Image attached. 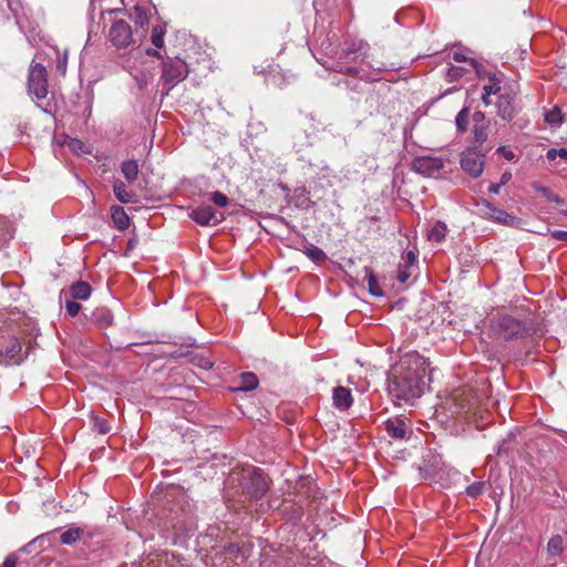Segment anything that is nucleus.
<instances>
[{
	"label": "nucleus",
	"mask_w": 567,
	"mask_h": 567,
	"mask_svg": "<svg viewBox=\"0 0 567 567\" xmlns=\"http://www.w3.org/2000/svg\"><path fill=\"white\" fill-rule=\"evenodd\" d=\"M406 371L395 377L391 391L398 399L410 401L420 398L425 386V379H430V363L419 353H409L401 361Z\"/></svg>",
	"instance_id": "obj_1"
},
{
	"label": "nucleus",
	"mask_w": 567,
	"mask_h": 567,
	"mask_svg": "<svg viewBox=\"0 0 567 567\" xmlns=\"http://www.w3.org/2000/svg\"><path fill=\"white\" fill-rule=\"evenodd\" d=\"M493 333L504 340L523 339L532 334L533 328L509 315H498L491 320Z\"/></svg>",
	"instance_id": "obj_2"
},
{
	"label": "nucleus",
	"mask_w": 567,
	"mask_h": 567,
	"mask_svg": "<svg viewBox=\"0 0 567 567\" xmlns=\"http://www.w3.org/2000/svg\"><path fill=\"white\" fill-rule=\"evenodd\" d=\"M17 328V312L16 311H0V354H4L11 360H20L19 354L22 350L21 343L17 337L13 336L9 340V344H3L2 339L6 338L3 332H14Z\"/></svg>",
	"instance_id": "obj_3"
},
{
	"label": "nucleus",
	"mask_w": 567,
	"mask_h": 567,
	"mask_svg": "<svg viewBox=\"0 0 567 567\" xmlns=\"http://www.w3.org/2000/svg\"><path fill=\"white\" fill-rule=\"evenodd\" d=\"M48 73L43 64L32 61L29 68L28 91L38 100L48 95Z\"/></svg>",
	"instance_id": "obj_4"
},
{
	"label": "nucleus",
	"mask_w": 567,
	"mask_h": 567,
	"mask_svg": "<svg viewBox=\"0 0 567 567\" xmlns=\"http://www.w3.org/2000/svg\"><path fill=\"white\" fill-rule=\"evenodd\" d=\"M485 163V154L476 147H467L461 156V167L470 176L476 178L482 175Z\"/></svg>",
	"instance_id": "obj_5"
},
{
	"label": "nucleus",
	"mask_w": 567,
	"mask_h": 567,
	"mask_svg": "<svg viewBox=\"0 0 567 567\" xmlns=\"http://www.w3.org/2000/svg\"><path fill=\"white\" fill-rule=\"evenodd\" d=\"M109 40L116 49H126L133 43L131 25L124 20H116L109 30Z\"/></svg>",
	"instance_id": "obj_6"
},
{
	"label": "nucleus",
	"mask_w": 567,
	"mask_h": 567,
	"mask_svg": "<svg viewBox=\"0 0 567 567\" xmlns=\"http://www.w3.org/2000/svg\"><path fill=\"white\" fill-rule=\"evenodd\" d=\"M188 69L183 60L168 61L163 65L162 80L168 86L167 90L169 91L186 79Z\"/></svg>",
	"instance_id": "obj_7"
},
{
	"label": "nucleus",
	"mask_w": 567,
	"mask_h": 567,
	"mask_svg": "<svg viewBox=\"0 0 567 567\" xmlns=\"http://www.w3.org/2000/svg\"><path fill=\"white\" fill-rule=\"evenodd\" d=\"M443 166V159L433 156H420L412 163L413 171L426 177H437Z\"/></svg>",
	"instance_id": "obj_8"
},
{
	"label": "nucleus",
	"mask_w": 567,
	"mask_h": 567,
	"mask_svg": "<svg viewBox=\"0 0 567 567\" xmlns=\"http://www.w3.org/2000/svg\"><path fill=\"white\" fill-rule=\"evenodd\" d=\"M515 95L516 93L513 90H508L505 91L504 93H501L497 99V115L505 121H511L515 115Z\"/></svg>",
	"instance_id": "obj_9"
},
{
	"label": "nucleus",
	"mask_w": 567,
	"mask_h": 567,
	"mask_svg": "<svg viewBox=\"0 0 567 567\" xmlns=\"http://www.w3.org/2000/svg\"><path fill=\"white\" fill-rule=\"evenodd\" d=\"M190 218L200 226L219 224L224 217L218 218L216 210L208 205H202L192 210Z\"/></svg>",
	"instance_id": "obj_10"
},
{
	"label": "nucleus",
	"mask_w": 567,
	"mask_h": 567,
	"mask_svg": "<svg viewBox=\"0 0 567 567\" xmlns=\"http://www.w3.org/2000/svg\"><path fill=\"white\" fill-rule=\"evenodd\" d=\"M476 207L478 213L488 215L491 218L501 221L505 225H509L514 223V217L508 215L506 212L502 209H497L489 202L482 199L476 203Z\"/></svg>",
	"instance_id": "obj_11"
},
{
	"label": "nucleus",
	"mask_w": 567,
	"mask_h": 567,
	"mask_svg": "<svg viewBox=\"0 0 567 567\" xmlns=\"http://www.w3.org/2000/svg\"><path fill=\"white\" fill-rule=\"evenodd\" d=\"M384 430L389 436L403 440L406 437L410 427L405 419L395 416L390 417L384 422Z\"/></svg>",
	"instance_id": "obj_12"
},
{
	"label": "nucleus",
	"mask_w": 567,
	"mask_h": 567,
	"mask_svg": "<svg viewBox=\"0 0 567 567\" xmlns=\"http://www.w3.org/2000/svg\"><path fill=\"white\" fill-rule=\"evenodd\" d=\"M333 405L340 411H347L353 403L351 391L344 386H337L332 394Z\"/></svg>",
	"instance_id": "obj_13"
},
{
	"label": "nucleus",
	"mask_w": 567,
	"mask_h": 567,
	"mask_svg": "<svg viewBox=\"0 0 567 567\" xmlns=\"http://www.w3.org/2000/svg\"><path fill=\"white\" fill-rule=\"evenodd\" d=\"M258 386V378L252 372L240 374L239 384L231 388V391H251Z\"/></svg>",
	"instance_id": "obj_14"
},
{
	"label": "nucleus",
	"mask_w": 567,
	"mask_h": 567,
	"mask_svg": "<svg viewBox=\"0 0 567 567\" xmlns=\"http://www.w3.org/2000/svg\"><path fill=\"white\" fill-rule=\"evenodd\" d=\"M268 488L269 487H268V483H267L266 478L264 476H261L260 474L255 473V475L251 477V487H250L249 493L255 498H260L266 494Z\"/></svg>",
	"instance_id": "obj_15"
},
{
	"label": "nucleus",
	"mask_w": 567,
	"mask_h": 567,
	"mask_svg": "<svg viewBox=\"0 0 567 567\" xmlns=\"http://www.w3.org/2000/svg\"><path fill=\"white\" fill-rule=\"evenodd\" d=\"M113 192L118 202L123 204H128L133 202L134 194L127 189L126 185L122 181L116 179L114 182Z\"/></svg>",
	"instance_id": "obj_16"
},
{
	"label": "nucleus",
	"mask_w": 567,
	"mask_h": 567,
	"mask_svg": "<svg viewBox=\"0 0 567 567\" xmlns=\"http://www.w3.org/2000/svg\"><path fill=\"white\" fill-rule=\"evenodd\" d=\"M501 81L496 78L495 74L489 76V83L484 85V93L482 95V101L485 105H489L492 103L489 96L492 94H497L501 92Z\"/></svg>",
	"instance_id": "obj_17"
},
{
	"label": "nucleus",
	"mask_w": 567,
	"mask_h": 567,
	"mask_svg": "<svg viewBox=\"0 0 567 567\" xmlns=\"http://www.w3.org/2000/svg\"><path fill=\"white\" fill-rule=\"evenodd\" d=\"M91 286L85 281H78L70 288L73 299L86 300L91 296Z\"/></svg>",
	"instance_id": "obj_18"
},
{
	"label": "nucleus",
	"mask_w": 567,
	"mask_h": 567,
	"mask_svg": "<svg viewBox=\"0 0 567 567\" xmlns=\"http://www.w3.org/2000/svg\"><path fill=\"white\" fill-rule=\"evenodd\" d=\"M121 172L128 183L135 182L138 176V164L134 159L124 161L121 165Z\"/></svg>",
	"instance_id": "obj_19"
},
{
	"label": "nucleus",
	"mask_w": 567,
	"mask_h": 567,
	"mask_svg": "<svg viewBox=\"0 0 567 567\" xmlns=\"http://www.w3.org/2000/svg\"><path fill=\"white\" fill-rule=\"evenodd\" d=\"M112 219L115 226L121 230H124L130 226V217L121 206L112 208Z\"/></svg>",
	"instance_id": "obj_20"
},
{
	"label": "nucleus",
	"mask_w": 567,
	"mask_h": 567,
	"mask_svg": "<svg viewBox=\"0 0 567 567\" xmlns=\"http://www.w3.org/2000/svg\"><path fill=\"white\" fill-rule=\"evenodd\" d=\"M364 271H365V279L368 282V288H369L370 293L375 297L383 296V290L379 286L377 276L374 275L372 269L367 267V268H364Z\"/></svg>",
	"instance_id": "obj_21"
},
{
	"label": "nucleus",
	"mask_w": 567,
	"mask_h": 567,
	"mask_svg": "<svg viewBox=\"0 0 567 567\" xmlns=\"http://www.w3.org/2000/svg\"><path fill=\"white\" fill-rule=\"evenodd\" d=\"M305 255L313 262L321 264L327 260V254L315 245H309L303 250Z\"/></svg>",
	"instance_id": "obj_22"
},
{
	"label": "nucleus",
	"mask_w": 567,
	"mask_h": 567,
	"mask_svg": "<svg viewBox=\"0 0 567 567\" xmlns=\"http://www.w3.org/2000/svg\"><path fill=\"white\" fill-rule=\"evenodd\" d=\"M84 530L80 527H75V528H69L68 530L63 532L60 536V540L62 544L64 545H72L74 544L78 539L81 538V536L83 535Z\"/></svg>",
	"instance_id": "obj_23"
},
{
	"label": "nucleus",
	"mask_w": 567,
	"mask_h": 567,
	"mask_svg": "<svg viewBox=\"0 0 567 567\" xmlns=\"http://www.w3.org/2000/svg\"><path fill=\"white\" fill-rule=\"evenodd\" d=\"M447 227L444 223L437 221L435 225L431 228L429 233V239L440 243L442 241L446 236Z\"/></svg>",
	"instance_id": "obj_24"
},
{
	"label": "nucleus",
	"mask_w": 567,
	"mask_h": 567,
	"mask_svg": "<svg viewBox=\"0 0 567 567\" xmlns=\"http://www.w3.org/2000/svg\"><path fill=\"white\" fill-rule=\"evenodd\" d=\"M533 188L542 194L547 200L561 205L565 200L557 194H554L549 188L539 186L537 184L533 185Z\"/></svg>",
	"instance_id": "obj_25"
},
{
	"label": "nucleus",
	"mask_w": 567,
	"mask_h": 567,
	"mask_svg": "<svg viewBox=\"0 0 567 567\" xmlns=\"http://www.w3.org/2000/svg\"><path fill=\"white\" fill-rule=\"evenodd\" d=\"M563 538L559 535L553 536L547 544V553L550 556H558L563 551Z\"/></svg>",
	"instance_id": "obj_26"
},
{
	"label": "nucleus",
	"mask_w": 567,
	"mask_h": 567,
	"mask_svg": "<svg viewBox=\"0 0 567 567\" xmlns=\"http://www.w3.org/2000/svg\"><path fill=\"white\" fill-rule=\"evenodd\" d=\"M164 34L165 30L162 25H154L152 29L151 41L153 45L157 49L163 48L164 45Z\"/></svg>",
	"instance_id": "obj_27"
},
{
	"label": "nucleus",
	"mask_w": 567,
	"mask_h": 567,
	"mask_svg": "<svg viewBox=\"0 0 567 567\" xmlns=\"http://www.w3.org/2000/svg\"><path fill=\"white\" fill-rule=\"evenodd\" d=\"M133 19L134 22L138 24L141 28H144L148 23V16L146 14L145 10L140 6H135L133 9Z\"/></svg>",
	"instance_id": "obj_28"
},
{
	"label": "nucleus",
	"mask_w": 567,
	"mask_h": 567,
	"mask_svg": "<svg viewBox=\"0 0 567 567\" xmlns=\"http://www.w3.org/2000/svg\"><path fill=\"white\" fill-rule=\"evenodd\" d=\"M545 121L550 125H560L563 123V115L560 110L555 106L553 110L546 112Z\"/></svg>",
	"instance_id": "obj_29"
},
{
	"label": "nucleus",
	"mask_w": 567,
	"mask_h": 567,
	"mask_svg": "<svg viewBox=\"0 0 567 567\" xmlns=\"http://www.w3.org/2000/svg\"><path fill=\"white\" fill-rule=\"evenodd\" d=\"M208 199L218 207H226L229 204V198L221 192H213L207 195Z\"/></svg>",
	"instance_id": "obj_30"
},
{
	"label": "nucleus",
	"mask_w": 567,
	"mask_h": 567,
	"mask_svg": "<svg viewBox=\"0 0 567 567\" xmlns=\"http://www.w3.org/2000/svg\"><path fill=\"white\" fill-rule=\"evenodd\" d=\"M468 109L463 107L456 115V126L461 132L466 131L468 124Z\"/></svg>",
	"instance_id": "obj_31"
},
{
	"label": "nucleus",
	"mask_w": 567,
	"mask_h": 567,
	"mask_svg": "<svg viewBox=\"0 0 567 567\" xmlns=\"http://www.w3.org/2000/svg\"><path fill=\"white\" fill-rule=\"evenodd\" d=\"M473 133L474 140L478 144H483L487 138V127L484 124H475Z\"/></svg>",
	"instance_id": "obj_32"
},
{
	"label": "nucleus",
	"mask_w": 567,
	"mask_h": 567,
	"mask_svg": "<svg viewBox=\"0 0 567 567\" xmlns=\"http://www.w3.org/2000/svg\"><path fill=\"white\" fill-rule=\"evenodd\" d=\"M65 144L73 153L81 154L87 152L84 143L78 138H69Z\"/></svg>",
	"instance_id": "obj_33"
},
{
	"label": "nucleus",
	"mask_w": 567,
	"mask_h": 567,
	"mask_svg": "<svg viewBox=\"0 0 567 567\" xmlns=\"http://www.w3.org/2000/svg\"><path fill=\"white\" fill-rule=\"evenodd\" d=\"M484 486H485L484 482H475V483L468 485L466 487L465 492L470 497L475 498L483 493Z\"/></svg>",
	"instance_id": "obj_34"
},
{
	"label": "nucleus",
	"mask_w": 567,
	"mask_h": 567,
	"mask_svg": "<svg viewBox=\"0 0 567 567\" xmlns=\"http://www.w3.org/2000/svg\"><path fill=\"white\" fill-rule=\"evenodd\" d=\"M364 48H367V44H364L362 42H359L358 44L353 43L350 48H348L347 50L343 51L341 58L344 60H348V59H350V56L352 54H355L357 52L362 51Z\"/></svg>",
	"instance_id": "obj_35"
},
{
	"label": "nucleus",
	"mask_w": 567,
	"mask_h": 567,
	"mask_svg": "<svg viewBox=\"0 0 567 567\" xmlns=\"http://www.w3.org/2000/svg\"><path fill=\"white\" fill-rule=\"evenodd\" d=\"M453 60L456 62L468 63L474 70H476L478 65L474 59H468L464 53L457 51L453 53Z\"/></svg>",
	"instance_id": "obj_36"
},
{
	"label": "nucleus",
	"mask_w": 567,
	"mask_h": 567,
	"mask_svg": "<svg viewBox=\"0 0 567 567\" xmlns=\"http://www.w3.org/2000/svg\"><path fill=\"white\" fill-rule=\"evenodd\" d=\"M464 68L461 66H450L447 70V78L450 81H456L464 75Z\"/></svg>",
	"instance_id": "obj_37"
},
{
	"label": "nucleus",
	"mask_w": 567,
	"mask_h": 567,
	"mask_svg": "<svg viewBox=\"0 0 567 567\" xmlns=\"http://www.w3.org/2000/svg\"><path fill=\"white\" fill-rule=\"evenodd\" d=\"M65 310L69 316L75 317L81 310V305L74 300H66Z\"/></svg>",
	"instance_id": "obj_38"
},
{
	"label": "nucleus",
	"mask_w": 567,
	"mask_h": 567,
	"mask_svg": "<svg viewBox=\"0 0 567 567\" xmlns=\"http://www.w3.org/2000/svg\"><path fill=\"white\" fill-rule=\"evenodd\" d=\"M334 70L337 72H340V73H343V74L358 75V70L355 68L347 66V65L342 64L341 62L337 63V66H336Z\"/></svg>",
	"instance_id": "obj_39"
},
{
	"label": "nucleus",
	"mask_w": 567,
	"mask_h": 567,
	"mask_svg": "<svg viewBox=\"0 0 567 567\" xmlns=\"http://www.w3.org/2000/svg\"><path fill=\"white\" fill-rule=\"evenodd\" d=\"M66 66H68V51L65 50L63 52V55L61 58L58 59V63H56V70L61 73V74H65L66 72Z\"/></svg>",
	"instance_id": "obj_40"
},
{
	"label": "nucleus",
	"mask_w": 567,
	"mask_h": 567,
	"mask_svg": "<svg viewBox=\"0 0 567 567\" xmlns=\"http://www.w3.org/2000/svg\"><path fill=\"white\" fill-rule=\"evenodd\" d=\"M94 426L102 434H105L110 431V426L107 425V423L104 420L95 419Z\"/></svg>",
	"instance_id": "obj_41"
},
{
	"label": "nucleus",
	"mask_w": 567,
	"mask_h": 567,
	"mask_svg": "<svg viewBox=\"0 0 567 567\" xmlns=\"http://www.w3.org/2000/svg\"><path fill=\"white\" fill-rule=\"evenodd\" d=\"M550 236L556 240H561L567 243V231L566 230H553Z\"/></svg>",
	"instance_id": "obj_42"
},
{
	"label": "nucleus",
	"mask_w": 567,
	"mask_h": 567,
	"mask_svg": "<svg viewBox=\"0 0 567 567\" xmlns=\"http://www.w3.org/2000/svg\"><path fill=\"white\" fill-rule=\"evenodd\" d=\"M411 274L409 272V270L405 268V269H399V272H398V280L399 282L401 284H405L406 280L410 278Z\"/></svg>",
	"instance_id": "obj_43"
},
{
	"label": "nucleus",
	"mask_w": 567,
	"mask_h": 567,
	"mask_svg": "<svg viewBox=\"0 0 567 567\" xmlns=\"http://www.w3.org/2000/svg\"><path fill=\"white\" fill-rule=\"evenodd\" d=\"M497 153H502L504 155V157L508 161H512L515 157V154L512 151L506 150V147H504V146L498 147Z\"/></svg>",
	"instance_id": "obj_44"
},
{
	"label": "nucleus",
	"mask_w": 567,
	"mask_h": 567,
	"mask_svg": "<svg viewBox=\"0 0 567 567\" xmlns=\"http://www.w3.org/2000/svg\"><path fill=\"white\" fill-rule=\"evenodd\" d=\"M18 558L14 555H9L2 564V567H16Z\"/></svg>",
	"instance_id": "obj_45"
},
{
	"label": "nucleus",
	"mask_w": 567,
	"mask_h": 567,
	"mask_svg": "<svg viewBox=\"0 0 567 567\" xmlns=\"http://www.w3.org/2000/svg\"><path fill=\"white\" fill-rule=\"evenodd\" d=\"M404 260H405V267L410 266V265H413L416 260V256L413 251H408L404 256Z\"/></svg>",
	"instance_id": "obj_46"
},
{
	"label": "nucleus",
	"mask_w": 567,
	"mask_h": 567,
	"mask_svg": "<svg viewBox=\"0 0 567 567\" xmlns=\"http://www.w3.org/2000/svg\"><path fill=\"white\" fill-rule=\"evenodd\" d=\"M135 81H136L138 89H144L147 85V80L145 76L135 75Z\"/></svg>",
	"instance_id": "obj_47"
},
{
	"label": "nucleus",
	"mask_w": 567,
	"mask_h": 567,
	"mask_svg": "<svg viewBox=\"0 0 567 567\" xmlns=\"http://www.w3.org/2000/svg\"><path fill=\"white\" fill-rule=\"evenodd\" d=\"M512 179V173L511 172H504L501 176L499 184L503 186L507 184Z\"/></svg>",
	"instance_id": "obj_48"
},
{
	"label": "nucleus",
	"mask_w": 567,
	"mask_h": 567,
	"mask_svg": "<svg viewBox=\"0 0 567 567\" xmlns=\"http://www.w3.org/2000/svg\"><path fill=\"white\" fill-rule=\"evenodd\" d=\"M546 157L549 159V161H554L556 159V157H558V153H557V150L556 148H550L547 151V154H546Z\"/></svg>",
	"instance_id": "obj_49"
},
{
	"label": "nucleus",
	"mask_w": 567,
	"mask_h": 567,
	"mask_svg": "<svg viewBox=\"0 0 567 567\" xmlns=\"http://www.w3.org/2000/svg\"><path fill=\"white\" fill-rule=\"evenodd\" d=\"M501 187L502 185L499 183L497 184H492L489 187H488V190L493 194H498L499 190H501Z\"/></svg>",
	"instance_id": "obj_50"
},
{
	"label": "nucleus",
	"mask_w": 567,
	"mask_h": 567,
	"mask_svg": "<svg viewBox=\"0 0 567 567\" xmlns=\"http://www.w3.org/2000/svg\"><path fill=\"white\" fill-rule=\"evenodd\" d=\"M370 68L374 69V70H378V71H383L385 70L384 65L382 63H377V64H373V63H370L368 62L367 63Z\"/></svg>",
	"instance_id": "obj_51"
},
{
	"label": "nucleus",
	"mask_w": 567,
	"mask_h": 567,
	"mask_svg": "<svg viewBox=\"0 0 567 567\" xmlns=\"http://www.w3.org/2000/svg\"><path fill=\"white\" fill-rule=\"evenodd\" d=\"M146 54L150 56L161 58V53L155 49H147Z\"/></svg>",
	"instance_id": "obj_52"
},
{
	"label": "nucleus",
	"mask_w": 567,
	"mask_h": 567,
	"mask_svg": "<svg viewBox=\"0 0 567 567\" xmlns=\"http://www.w3.org/2000/svg\"><path fill=\"white\" fill-rule=\"evenodd\" d=\"M558 156L565 161H567V150L566 148H559L557 150Z\"/></svg>",
	"instance_id": "obj_53"
},
{
	"label": "nucleus",
	"mask_w": 567,
	"mask_h": 567,
	"mask_svg": "<svg viewBox=\"0 0 567 567\" xmlns=\"http://www.w3.org/2000/svg\"><path fill=\"white\" fill-rule=\"evenodd\" d=\"M483 120H484V114L482 112L474 113V121L476 122V124Z\"/></svg>",
	"instance_id": "obj_54"
},
{
	"label": "nucleus",
	"mask_w": 567,
	"mask_h": 567,
	"mask_svg": "<svg viewBox=\"0 0 567 567\" xmlns=\"http://www.w3.org/2000/svg\"><path fill=\"white\" fill-rule=\"evenodd\" d=\"M37 540H33L31 543H29L24 548L23 550L27 551V553H31L32 551V547L35 545Z\"/></svg>",
	"instance_id": "obj_55"
},
{
	"label": "nucleus",
	"mask_w": 567,
	"mask_h": 567,
	"mask_svg": "<svg viewBox=\"0 0 567 567\" xmlns=\"http://www.w3.org/2000/svg\"><path fill=\"white\" fill-rule=\"evenodd\" d=\"M202 367L205 369H210L213 367V363L209 360H205Z\"/></svg>",
	"instance_id": "obj_56"
},
{
	"label": "nucleus",
	"mask_w": 567,
	"mask_h": 567,
	"mask_svg": "<svg viewBox=\"0 0 567 567\" xmlns=\"http://www.w3.org/2000/svg\"><path fill=\"white\" fill-rule=\"evenodd\" d=\"M365 59H367V55H365V53H364V54H362L361 61H362V62H364V61H365Z\"/></svg>",
	"instance_id": "obj_57"
},
{
	"label": "nucleus",
	"mask_w": 567,
	"mask_h": 567,
	"mask_svg": "<svg viewBox=\"0 0 567 567\" xmlns=\"http://www.w3.org/2000/svg\"><path fill=\"white\" fill-rule=\"evenodd\" d=\"M103 320L109 322V315L106 317H103Z\"/></svg>",
	"instance_id": "obj_58"
},
{
	"label": "nucleus",
	"mask_w": 567,
	"mask_h": 567,
	"mask_svg": "<svg viewBox=\"0 0 567 567\" xmlns=\"http://www.w3.org/2000/svg\"><path fill=\"white\" fill-rule=\"evenodd\" d=\"M103 320L109 322V315L106 317H103Z\"/></svg>",
	"instance_id": "obj_59"
}]
</instances>
